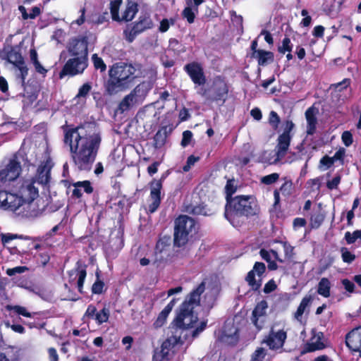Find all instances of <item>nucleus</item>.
Here are the masks:
<instances>
[{"label":"nucleus","instance_id":"obj_5","mask_svg":"<svg viewBox=\"0 0 361 361\" xmlns=\"http://www.w3.org/2000/svg\"><path fill=\"white\" fill-rule=\"evenodd\" d=\"M39 184L34 177L25 178L18 188V192L22 198L24 207V214L26 217L38 216L41 211L37 208L34 201L39 197Z\"/></svg>","mask_w":361,"mask_h":361},{"label":"nucleus","instance_id":"obj_12","mask_svg":"<svg viewBox=\"0 0 361 361\" xmlns=\"http://www.w3.org/2000/svg\"><path fill=\"white\" fill-rule=\"evenodd\" d=\"M329 346V342L321 331L312 330L311 337L305 345L306 352L321 350Z\"/></svg>","mask_w":361,"mask_h":361},{"label":"nucleus","instance_id":"obj_3","mask_svg":"<svg viewBox=\"0 0 361 361\" xmlns=\"http://www.w3.org/2000/svg\"><path fill=\"white\" fill-rule=\"evenodd\" d=\"M257 211L255 198L251 195H239L233 198L227 197L225 217L233 226H238L243 216L253 215Z\"/></svg>","mask_w":361,"mask_h":361},{"label":"nucleus","instance_id":"obj_26","mask_svg":"<svg viewBox=\"0 0 361 361\" xmlns=\"http://www.w3.org/2000/svg\"><path fill=\"white\" fill-rule=\"evenodd\" d=\"M73 186L74 188L72 191V195L77 198L80 197L83 192L90 194L93 191L92 187L88 180L76 182L73 184Z\"/></svg>","mask_w":361,"mask_h":361},{"label":"nucleus","instance_id":"obj_4","mask_svg":"<svg viewBox=\"0 0 361 361\" xmlns=\"http://www.w3.org/2000/svg\"><path fill=\"white\" fill-rule=\"evenodd\" d=\"M135 68L130 64H114L109 70V79L106 85L108 93L113 94L128 88L135 78Z\"/></svg>","mask_w":361,"mask_h":361},{"label":"nucleus","instance_id":"obj_56","mask_svg":"<svg viewBox=\"0 0 361 361\" xmlns=\"http://www.w3.org/2000/svg\"><path fill=\"white\" fill-rule=\"evenodd\" d=\"M97 276H98V274H97ZM104 286V283L97 278V280L92 285V291L94 294H100L103 291Z\"/></svg>","mask_w":361,"mask_h":361},{"label":"nucleus","instance_id":"obj_34","mask_svg":"<svg viewBox=\"0 0 361 361\" xmlns=\"http://www.w3.org/2000/svg\"><path fill=\"white\" fill-rule=\"evenodd\" d=\"M30 56L32 63L34 65L35 71L42 75H44L47 71L42 66L37 59V53L35 49H32L30 51Z\"/></svg>","mask_w":361,"mask_h":361},{"label":"nucleus","instance_id":"obj_64","mask_svg":"<svg viewBox=\"0 0 361 361\" xmlns=\"http://www.w3.org/2000/svg\"><path fill=\"white\" fill-rule=\"evenodd\" d=\"M341 182V176L336 175L332 180H329L326 183L327 188L330 190L337 188L338 185Z\"/></svg>","mask_w":361,"mask_h":361},{"label":"nucleus","instance_id":"obj_54","mask_svg":"<svg viewBox=\"0 0 361 361\" xmlns=\"http://www.w3.org/2000/svg\"><path fill=\"white\" fill-rule=\"evenodd\" d=\"M215 302V297L212 293H207L205 295L204 300L202 301L203 305L207 308H212Z\"/></svg>","mask_w":361,"mask_h":361},{"label":"nucleus","instance_id":"obj_60","mask_svg":"<svg viewBox=\"0 0 361 361\" xmlns=\"http://www.w3.org/2000/svg\"><path fill=\"white\" fill-rule=\"evenodd\" d=\"M282 244L284 250L285 257L287 259H291L294 255V247L287 243H282Z\"/></svg>","mask_w":361,"mask_h":361},{"label":"nucleus","instance_id":"obj_15","mask_svg":"<svg viewBox=\"0 0 361 361\" xmlns=\"http://www.w3.org/2000/svg\"><path fill=\"white\" fill-rule=\"evenodd\" d=\"M180 341V336H171L163 342L159 352L155 353V361H168L171 350Z\"/></svg>","mask_w":361,"mask_h":361},{"label":"nucleus","instance_id":"obj_13","mask_svg":"<svg viewBox=\"0 0 361 361\" xmlns=\"http://www.w3.org/2000/svg\"><path fill=\"white\" fill-rule=\"evenodd\" d=\"M162 183L161 180H153L150 183V195L148 199V212L154 213L161 203V190Z\"/></svg>","mask_w":361,"mask_h":361},{"label":"nucleus","instance_id":"obj_25","mask_svg":"<svg viewBox=\"0 0 361 361\" xmlns=\"http://www.w3.org/2000/svg\"><path fill=\"white\" fill-rule=\"evenodd\" d=\"M152 87V85L151 82H143L137 85L131 92V94H133L137 101L141 104L144 101Z\"/></svg>","mask_w":361,"mask_h":361},{"label":"nucleus","instance_id":"obj_22","mask_svg":"<svg viewBox=\"0 0 361 361\" xmlns=\"http://www.w3.org/2000/svg\"><path fill=\"white\" fill-rule=\"evenodd\" d=\"M318 113V109L314 106L308 108L305 111V118L307 121V133L308 135H312L315 132L317 123V116Z\"/></svg>","mask_w":361,"mask_h":361},{"label":"nucleus","instance_id":"obj_50","mask_svg":"<svg viewBox=\"0 0 361 361\" xmlns=\"http://www.w3.org/2000/svg\"><path fill=\"white\" fill-rule=\"evenodd\" d=\"M279 178V174L277 173H273L271 174L265 176L261 178L262 183L266 185H271L278 180Z\"/></svg>","mask_w":361,"mask_h":361},{"label":"nucleus","instance_id":"obj_63","mask_svg":"<svg viewBox=\"0 0 361 361\" xmlns=\"http://www.w3.org/2000/svg\"><path fill=\"white\" fill-rule=\"evenodd\" d=\"M91 90V86L88 83L84 84L79 89L77 97H85Z\"/></svg>","mask_w":361,"mask_h":361},{"label":"nucleus","instance_id":"obj_46","mask_svg":"<svg viewBox=\"0 0 361 361\" xmlns=\"http://www.w3.org/2000/svg\"><path fill=\"white\" fill-rule=\"evenodd\" d=\"M88 20L94 24H102L107 20V13H104L102 15L93 14L90 16Z\"/></svg>","mask_w":361,"mask_h":361},{"label":"nucleus","instance_id":"obj_49","mask_svg":"<svg viewBox=\"0 0 361 361\" xmlns=\"http://www.w3.org/2000/svg\"><path fill=\"white\" fill-rule=\"evenodd\" d=\"M266 355V350L263 348H258L252 354L250 361H262Z\"/></svg>","mask_w":361,"mask_h":361},{"label":"nucleus","instance_id":"obj_36","mask_svg":"<svg viewBox=\"0 0 361 361\" xmlns=\"http://www.w3.org/2000/svg\"><path fill=\"white\" fill-rule=\"evenodd\" d=\"M122 0H113L110 2V11L111 18L115 21H120V15L118 13Z\"/></svg>","mask_w":361,"mask_h":361},{"label":"nucleus","instance_id":"obj_7","mask_svg":"<svg viewBox=\"0 0 361 361\" xmlns=\"http://www.w3.org/2000/svg\"><path fill=\"white\" fill-rule=\"evenodd\" d=\"M0 207L26 217L24 203L18 192L11 193L6 190H0Z\"/></svg>","mask_w":361,"mask_h":361},{"label":"nucleus","instance_id":"obj_47","mask_svg":"<svg viewBox=\"0 0 361 361\" xmlns=\"http://www.w3.org/2000/svg\"><path fill=\"white\" fill-rule=\"evenodd\" d=\"M92 59L94 63V66L96 69H99L102 72L106 70V66L105 63H104L103 60L97 56V54H93Z\"/></svg>","mask_w":361,"mask_h":361},{"label":"nucleus","instance_id":"obj_16","mask_svg":"<svg viewBox=\"0 0 361 361\" xmlns=\"http://www.w3.org/2000/svg\"><path fill=\"white\" fill-rule=\"evenodd\" d=\"M266 269L262 262H256L253 269L248 272L246 281L253 290H257L262 285V275Z\"/></svg>","mask_w":361,"mask_h":361},{"label":"nucleus","instance_id":"obj_6","mask_svg":"<svg viewBox=\"0 0 361 361\" xmlns=\"http://www.w3.org/2000/svg\"><path fill=\"white\" fill-rule=\"evenodd\" d=\"M174 243L177 246L184 245L190 235L195 232V222L186 215L180 216L175 221Z\"/></svg>","mask_w":361,"mask_h":361},{"label":"nucleus","instance_id":"obj_58","mask_svg":"<svg viewBox=\"0 0 361 361\" xmlns=\"http://www.w3.org/2000/svg\"><path fill=\"white\" fill-rule=\"evenodd\" d=\"M269 123L273 126V128H276L280 122V118H279L278 114L275 111H271L269 114Z\"/></svg>","mask_w":361,"mask_h":361},{"label":"nucleus","instance_id":"obj_2","mask_svg":"<svg viewBox=\"0 0 361 361\" xmlns=\"http://www.w3.org/2000/svg\"><path fill=\"white\" fill-rule=\"evenodd\" d=\"M204 289V283L202 282L182 304L180 312L176 319V326L180 329L190 331L192 338L197 336L207 326V322L204 320L199 321L197 317L193 312L194 307L200 304V297Z\"/></svg>","mask_w":361,"mask_h":361},{"label":"nucleus","instance_id":"obj_62","mask_svg":"<svg viewBox=\"0 0 361 361\" xmlns=\"http://www.w3.org/2000/svg\"><path fill=\"white\" fill-rule=\"evenodd\" d=\"M192 137V133L191 131H190V130L184 131L183 133V139L181 141V145L183 147H186L187 145H188L191 141Z\"/></svg>","mask_w":361,"mask_h":361},{"label":"nucleus","instance_id":"obj_52","mask_svg":"<svg viewBox=\"0 0 361 361\" xmlns=\"http://www.w3.org/2000/svg\"><path fill=\"white\" fill-rule=\"evenodd\" d=\"M342 259L344 262L351 263L355 259V256L351 253L347 248L341 249Z\"/></svg>","mask_w":361,"mask_h":361},{"label":"nucleus","instance_id":"obj_9","mask_svg":"<svg viewBox=\"0 0 361 361\" xmlns=\"http://www.w3.org/2000/svg\"><path fill=\"white\" fill-rule=\"evenodd\" d=\"M293 127L294 124L292 121H286L283 133L278 137V143L275 148L276 158L274 159L272 163L279 161L286 156L290 146L292 137L290 132Z\"/></svg>","mask_w":361,"mask_h":361},{"label":"nucleus","instance_id":"obj_1","mask_svg":"<svg viewBox=\"0 0 361 361\" xmlns=\"http://www.w3.org/2000/svg\"><path fill=\"white\" fill-rule=\"evenodd\" d=\"M100 142V134L92 123L64 130V143L69 147L74 164L80 171L92 169Z\"/></svg>","mask_w":361,"mask_h":361},{"label":"nucleus","instance_id":"obj_57","mask_svg":"<svg viewBox=\"0 0 361 361\" xmlns=\"http://www.w3.org/2000/svg\"><path fill=\"white\" fill-rule=\"evenodd\" d=\"M27 269V268L26 267H22V266L16 267L14 268L8 269L6 270V274H7V275L12 276L17 274H22V273L25 272Z\"/></svg>","mask_w":361,"mask_h":361},{"label":"nucleus","instance_id":"obj_32","mask_svg":"<svg viewBox=\"0 0 361 361\" xmlns=\"http://www.w3.org/2000/svg\"><path fill=\"white\" fill-rule=\"evenodd\" d=\"M331 283L326 278H322L317 287V293L320 295L324 298H329L330 296Z\"/></svg>","mask_w":361,"mask_h":361},{"label":"nucleus","instance_id":"obj_61","mask_svg":"<svg viewBox=\"0 0 361 361\" xmlns=\"http://www.w3.org/2000/svg\"><path fill=\"white\" fill-rule=\"evenodd\" d=\"M97 308L95 306H94L93 305H90L87 310H86V312L83 316V318H92V319H94L95 317V315L97 314Z\"/></svg>","mask_w":361,"mask_h":361},{"label":"nucleus","instance_id":"obj_28","mask_svg":"<svg viewBox=\"0 0 361 361\" xmlns=\"http://www.w3.org/2000/svg\"><path fill=\"white\" fill-rule=\"evenodd\" d=\"M253 57L257 59L259 65L265 66L273 61L274 54L271 51L259 49L254 51Z\"/></svg>","mask_w":361,"mask_h":361},{"label":"nucleus","instance_id":"obj_43","mask_svg":"<svg viewBox=\"0 0 361 361\" xmlns=\"http://www.w3.org/2000/svg\"><path fill=\"white\" fill-rule=\"evenodd\" d=\"M197 8H195L193 11L190 6H188L183 11V16L189 23H192L194 22L195 12H197Z\"/></svg>","mask_w":361,"mask_h":361},{"label":"nucleus","instance_id":"obj_48","mask_svg":"<svg viewBox=\"0 0 361 361\" xmlns=\"http://www.w3.org/2000/svg\"><path fill=\"white\" fill-rule=\"evenodd\" d=\"M334 164V159L328 156L324 157L319 162V169L324 171L330 168Z\"/></svg>","mask_w":361,"mask_h":361},{"label":"nucleus","instance_id":"obj_38","mask_svg":"<svg viewBox=\"0 0 361 361\" xmlns=\"http://www.w3.org/2000/svg\"><path fill=\"white\" fill-rule=\"evenodd\" d=\"M109 314L110 312L109 309L104 307L99 312H97L94 319L98 324H102L108 321Z\"/></svg>","mask_w":361,"mask_h":361},{"label":"nucleus","instance_id":"obj_30","mask_svg":"<svg viewBox=\"0 0 361 361\" xmlns=\"http://www.w3.org/2000/svg\"><path fill=\"white\" fill-rule=\"evenodd\" d=\"M140 103L137 101V99L135 98L133 94H131V92L126 95L121 102L119 104V109L123 112L126 111L130 108L133 107L135 105H138Z\"/></svg>","mask_w":361,"mask_h":361},{"label":"nucleus","instance_id":"obj_11","mask_svg":"<svg viewBox=\"0 0 361 361\" xmlns=\"http://www.w3.org/2000/svg\"><path fill=\"white\" fill-rule=\"evenodd\" d=\"M87 67V59L71 56L61 73L63 75H75L82 73Z\"/></svg>","mask_w":361,"mask_h":361},{"label":"nucleus","instance_id":"obj_37","mask_svg":"<svg viewBox=\"0 0 361 361\" xmlns=\"http://www.w3.org/2000/svg\"><path fill=\"white\" fill-rule=\"evenodd\" d=\"M324 219V215L320 212L314 213L310 219V226L312 228H319Z\"/></svg>","mask_w":361,"mask_h":361},{"label":"nucleus","instance_id":"obj_19","mask_svg":"<svg viewBox=\"0 0 361 361\" xmlns=\"http://www.w3.org/2000/svg\"><path fill=\"white\" fill-rule=\"evenodd\" d=\"M267 308V302L265 300H262L256 305L252 311V321L259 330L263 327L266 322Z\"/></svg>","mask_w":361,"mask_h":361},{"label":"nucleus","instance_id":"obj_8","mask_svg":"<svg viewBox=\"0 0 361 361\" xmlns=\"http://www.w3.org/2000/svg\"><path fill=\"white\" fill-rule=\"evenodd\" d=\"M274 324L269 331L267 336L263 339V343H265L271 350H277L283 348L287 338V331L284 329V325Z\"/></svg>","mask_w":361,"mask_h":361},{"label":"nucleus","instance_id":"obj_17","mask_svg":"<svg viewBox=\"0 0 361 361\" xmlns=\"http://www.w3.org/2000/svg\"><path fill=\"white\" fill-rule=\"evenodd\" d=\"M184 69L195 85H202L206 82L203 68L200 63L196 62L188 63L185 66Z\"/></svg>","mask_w":361,"mask_h":361},{"label":"nucleus","instance_id":"obj_53","mask_svg":"<svg viewBox=\"0 0 361 361\" xmlns=\"http://www.w3.org/2000/svg\"><path fill=\"white\" fill-rule=\"evenodd\" d=\"M175 23V20L173 18L171 19H163L159 25V31L161 32H166L171 25H173Z\"/></svg>","mask_w":361,"mask_h":361},{"label":"nucleus","instance_id":"obj_44","mask_svg":"<svg viewBox=\"0 0 361 361\" xmlns=\"http://www.w3.org/2000/svg\"><path fill=\"white\" fill-rule=\"evenodd\" d=\"M345 239L348 244L355 243L357 239L361 240V230H357L353 233L346 232L345 234Z\"/></svg>","mask_w":361,"mask_h":361},{"label":"nucleus","instance_id":"obj_18","mask_svg":"<svg viewBox=\"0 0 361 361\" xmlns=\"http://www.w3.org/2000/svg\"><path fill=\"white\" fill-rule=\"evenodd\" d=\"M238 328L232 321L225 323L220 336L221 342L228 345H234L238 341Z\"/></svg>","mask_w":361,"mask_h":361},{"label":"nucleus","instance_id":"obj_55","mask_svg":"<svg viewBox=\"0 0 361 361\" xmlns=\"http://www.w3.org/2000/svg\"><path fill=\"white\" fill-rule=\"evenodd\" d=\"M190 212L195 215H209L208 209L203 205L195 206L192 208Z\"/></svg>","mask_w":361,"mask_h":361},{"label":"nucleus","instance_id":"obj_23","mask_svg":"<svg viewBox=\"0 0 361 361\" xmlns=\"http://www.w3.org/2000/svg\"><path fill=\"white\" fill-rule=\"evenodd\" d=\"M212 101L224 99L228 93L226 84L220 79L216 80L212 87Z\"/></svg>","mask_w":361,"mask_h":361},{"label":"nucleus","instance_id":"obj_31","mask_svg":"<svg viewBox=\"0 0 361 361\" xmlns=\"http://www.w3.org/2000/svg\"><path fill=\"white\" fill-rule=\"evenodd\" d=\"M312 297L310 295L305 296L302 298L300 302L297 311L294 314V317L298 321L302 322V314H304L306 308L308 307L310 303L311 302Z\"/></svg>","mask_w":361,"mask_h":361},{"label":"nucleus","instance_id":"obj_21","mask_svg":"<svg viewBox=\"0 0 361 361\" xmlns=\"http://www.w3.org/2000/svg\"><path fill=\"white\" fill-rule=\"evenodd\" d=\"M7 59L9 63H13L16 68H18L20 72L22 78L24 79L27 74V68L25 66V63L21 54L15 50H11L10 52H8Z\"/></svg>","mask_w":361,"mask_h":361},{"label":"nucleus","instance_id":"obj_42","mask_svg":"<svg viewBox=\"0 0 361 361\" xmlns=\"http://www.w3.org/2000/svg\"><path fill=\"white\" fill-rule=\"evenodd\" d=\"M126 39L132 42L140 32L133 26H128L123 32Z\"/></svg>","mask_w":361,"mask_h":361},{"label":"nucleus","instance_id":"obj_45","mask_svg":"<svg viewBox=\"0 0 361 361\" xmlns=\"http://www.w3.org/2000/svg\"><path fill=\"white\" fill-rule=\"evenodd\" d=\"M278 51L281 54H285L287 52H291L292 51V44L290 39L288 37H285L282 40L281 45L279 47Z\"/></svg>","mask_w":361,"mask_h":361},{"label":"nucleus","instance_id":"obj_39","mask_svg":"<svg viewBox=\"0 0 361 361\" xmlns=\"http://www.w3.org/2000/svg\"><path fill=\"white\" fill-rule=\"evenodd\" d=\"M86 271L83 268L79 269L75 271V276L78 278L77 286L80 293H82L83 283L86 278Z\"/></svg>","mask_w":361,"mask_h":361},{"label":"nucleus","instance_id":"obj_14","mask_svg":"<svg viewBox=\"0 0 361 361\" xmlns=\"http://www.w3.org/2000/svg\"><path fill=\"white\" fill-rule=\"evenodd\" d=\"M71 56L87 59V41L85 37L73 39L68 45Z\"/></svg>","mask_w":361,"mask_h":361},{"label":"nucleus","instance_id":"obj_40","mask_svg":"<svg viewBox=\"0 0 361 361\" xmlns=\"http://www.w3.org/2000/svg\"><path fill=\"white\" fill-rule=\"evenodd\" d=\"M6 309L8 310H13L19 315L24 316L25 317H32V314L29 312L27 309L24 307L19 305H7Z\"/></svg>","mask_w":361,"mask_h":361},{"label":"nucleus","instance_id":"obj_27","mask_svg":"<svg viewBox=\"0 0 361 361\" xmlns=\"http://www.w3.org/2000/svg\"><path fill=\"white\" fill-rule=\"evenodd\" d=\"M49 173L50 168L47 164H42L39 166L37 171V175L34 179L37 181V183L40 185L47 184L49 180Z\"/></svg>","mask_w":361,"mask_h":361},{"label":"nucleus","instance_id":"obj_20","mask_svg":"<svg viewBox=\"0 0 361 361\" xmlns=\"http://www.w3.org/2000/svg\"><path fill=\"white\" fill-rule=\"evenodd\" d=\"M346 345L354 351H361V326L351 331L346 336Z\"/></svg>","mask_w":361,"mask_h":361},{"label":"nucleus","instance_id":"obj_33","mask_svg":"<svg viewBox=\"0 0 361 361\" xmlns=\"http://www.w3.org/2000/svg\"><path fill=\"white\" fill-rule=\"evenodd\" d=\"M152 25V23L150 18L147 16H144L142 17H140L138 21L135 23L133 27L136 30L141 33L145 30L150 28Z\"/></svg>","mask_w":361,"mask_h":361},{"label":"nucleus","instance_id":"obj_51","mask_svg":"<svg viewBox=\"0 0 361 361\" xmlns=\"http://www.w3.org/2000/svg\"><path fill=\"white\" fill-rule=\"evenodd\" d=\"M350 82L349 79H344L340 82L332 84L330 86V89L341 92L344 89H346L350 85Z\"/></svg>","mask_w":361,"mask_h":361},{"label":"nucleus","instance_id":"obj_41","mask_svg":"<svg viewBox=\"0 0 361 361\" xmlns=\"http://www.w3.org/2000/svg\"><path fill=\"white\" fill-rule=\"evenodd\" d=\"M0 236H1V243L4 246H6L11 241H12L13 240L23 238V236L20 235L10 233H2L0 234Z\"/></svg>","mask_w":361,"mask_h":361},{"label":"nucleus","instance_id":"obj_35","mask_svg":"<svg viewBox=\"0 0 361 361\" xmlns=\"http://www.w3.org/2000/svg\"><path fill=\"white\" fill-rule=\"evenodd\" d=\"M166 137L167 135L166 128H163L161 130H158L154 137L155 147H161L165 144Z\"/></svg>","mask_w":361,"mask_h":361},{"label":"nucleus","instance_id":"obj_59","mask_svg":"<svg viewBox=\"0 0 361 361\" xmlns=\"http://www.w3.org/2000/svg\"><path fill=\"white\" fill-rule=\"evenodd\" d=\"M341 139L346 147H349L353 143V135L349 131H344L341 135Z\"/></svg>","mask_w":361,"mask_h":361},{"label":"nucleus","instance_id":"obj_10","mask_svg":"<svg viewBox=\"0 0 361 361\" xmlns=\"http://www.w3.org/2000/svg\"><path fill=\"white\" fill-rule=\"evenodd\" d=\"M20 172V164L16 158L11 159L0 170V187L9 185L11 182L19 177Z\"/></svg>","mask_w":361,"mask_h":361},{"label":"nucleus","instance_id":"obj_29","mask_svg":"<svg viewBox=\"0 0 361 361\" xmlns=\"http://www.w3.org/2000/svg\"><path fill=\"white\" fill-rule=\"evenodd\" d=\"M137 12V4L134 3H128L120 16V21H130L133 19Z\"/></svg>","mask_w":361,"mask_h":361},{"label":"nucleus","instance_id":"obj_24","mask_svg":"<svg viewBox=\"0 0 361 361\" xmlns=\"http://www.w3.org/2000/svg\"><path fill=\"white\" fill-rule=\"evenodd\" d=\"M176 302V300L173 299L159 314L156 320L153 323V327L154 329H159L166 323L167 318L170 312H171L172 309L173 308Z\"/></svg>","mask_w":361,"mask_h":361}]
</instances>
